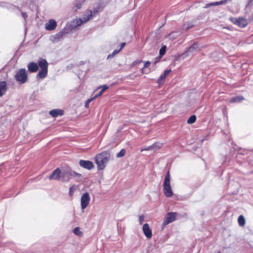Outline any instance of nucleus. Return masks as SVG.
<instances>
[{"mask_svg":"<svg viewBox=\"0 0 253 253\" xmlns=\"http://www.w3.org/2000/svg\"><path fill=\"white\" fill-rule=\"evenodd\" d=\"M28 70L31 73L36 72L38 70V66L37 63L34 62H30L27 66Z\"/></svg>","mask_w":253,"mask_h":253,"instance_id":"2eb2a0df","label":"nucleus"},{"mask_svg":"<svg viewBox=\"0 0 253 253\" xmlns=\"http://www.w3.org/2000/svg\"><path fill=\"white\" fill-rule=\"evenodd\" d=\"M141 62V61H134L133 63H132V65H135L137 64H138L139 63H140Z\"/></svg>","mask_w":253,"mask_h":253,"instance_id":"c9c22d12","label":"nucleus"},{"mask_svg":"<svg viewBox=\"0 0 253 253\" xmlns=\"http://www.w3.org/2000/svg\"><path fill=\"white\" fill-rule=\"evenodd\" d=\"M142 230L145 236L147 238H151L152 236V230L150 229L149 225L148 223H145L143 225Z\"/></svg>","mask_w":253,"mask_h":253,"instance_id":"9b49d317","label":"nucleus"},{"mask_svg":"<svg viewBox=\"0 0 253 253\" xmlns=\"http://www.w3.org/2000/svg\"><path fill=\"white\" fill-rule=\"evenodd\" d=\"M196 120V117L195 115H192L187 120V123L192 124L195 122Z\"/></svg>","mask_w":253,"mask_h":253,"instance_id":"5701e85b","label":"nucleus"},{"mask_svg":"<svg viewBox=\"0 0 253 253\" xmlns=\"http://www.w3.org/2000/svg\"><path fill=\"white\" fill-rule=\"evenodd\" d=\"M38 66L41 68L37 75V78L42 79L47 75L48 64L44 59L40 58L38 61Z\"/></svg>","mask_w":253,"mask_h":253,"instance_id":"f03ea898","label":"nucleus"},{"mask_svg":"<svg viewBox=\"0 0 253 253\" xmlns=\"http://www.w3.org/2000/svg\"><path fill=\"white\" fill-rule=\"evenodd\" d=\"M232 22L240 27H245L248 24L247 20L242 17L234 18L232 20Z\"/></svg>","mask_w":253,"mask_h":253,"instance_id":"9d476101","label":"nucleus"},{"mask_svg":"<svg viewBox=\"0 0 253 253\" xmlns=\"http://www.w3.org/2000/svg\"><path fill=\"white\" fill-rule=\"evenodd\" d=\"M80 165L86 169H91L93 168V163L89 161L81 160L80 161Z\"/></svg>","mask_w":253,"mask_h":253,"instance_id":"ddd939ff","label":"nucleus"},{"mask_svg":"<svg viewBox=\"0 0 253 253\" xmlns=\"http://www.w3.org/2000/svg\"><path fill=\"white\" fill-rule=\"evenodd\" d=\"M92 16V12L91 11H86L85 14L83 16V18L80 19H76L72 22V25L74 27H76L81 26L83 23L87 22Z\"/></svg>","mask_w":253,"mask_h":253,"instance_id":"39448f33","label":"nucleus"},{"mask_svg":"<svg viewBox=\"0 0 253 253\" xmlns=\"http://www.w3.org/2000/svg\"><path fill=\"white\" fill-rule=\"evenodd\" d=\"M171 72L170 70H165L163 74H162L159 78L158 79L157 82L158 84H161L163 82L166 77L169 75V74Z\"/></svg>","mask_w":253,"mask_h":253,"instance_id":"6ab92c4d","label":"nucleus"},{"mask_svg":"<svg viewBox=\"0 0 253 253\" xmlns=\"http://www.w3.org/2000/svg\"><path fill=\"white\" fill-rule=\"evenodd\" d=\"M62 35H63V33H61L55 35V36L54 37L53 41L55 42L56 40H60V39L62 38Z\"/></svg>","mask_w":253,"mask_h":253,"instance_id":"cd10ccee","label":"nucleus"},{"mask_svg":"<svg viewBox=\"0 0 253 253\" xmlns=\"http://www.w3.org/2000/svg\"><path fill=\"white\" fill-rule=\"evenodd\" d=\"M76 190V187L74 186H73L70 187L69 190V195L70 196H72L75 190Z\"/></svg>","mask_w":253,"mask_h":253,"instance_id":"7c9ffc66","label":"nucleus"},{"mask_svg":"<svg viewBox=\"0 0 253 253\" xmlns=\"http://www.w3.org/2000/svg\"><path fill=\"white\" fill-rule=\"evenodd\" d=\"M23 17L25 19L27 17V15L26 13H22Z\"/></svg>","mask_w":253,"mask_h":253,"instance_id":"e433bc0d","label":"nucleus"},{"mask_svg":"<svg viewBox=\"0 0 253 253\" xmlns=\"http://www.w3.org/2000/svg\"><path fill=\"white\" fill-rule=\"evenodd\" d=\"M244 100V97L242 96H238L235 97H233L231 99L229 102L231 103L232 102H239Z\"/></svg>","mask_w":253,"mask_h":253,"instance_id":"aec40b11","label":"nucleus"},{"mask_svg":"<svg viewBox=\"0 0 253 253\" xmlns=\"http://www.w3.org/2000/svg\"><path fill=\"white\" fill-rule=\"evenodd\" d=\"M15 80L20 84H25L28 80V76L25 69L22 68L17 70L14 75Z\"/></svg>","mask_w":253,"mask_h":253,"instance_id":"20e7f679","label":"nucleus"},{"mask_svg":"<svg viewBox=\"0 0 253 253\" xmlns=\"http://www.w3.org/2000/svg\"><path fill=\"white\" fill-rule=\"evenodd\" d=\"M170 177L169 172L168 171L165 176L163 183V190L165 196L167 197H170L173 195L172 189L170 184Z\"/></svg>","mask_w":253,"mask_h":253,"instance_id":"7ed1b4c3","label":"nucleus"},{"mask_svg":"<svg viewBox=\"0 0 253 253\" xmlns=\"http://www.w3.org/2000/svg\"><path fill=\"white\" fill-rule=\"evenodd\" d=\"M57 26L56 22L53 19H50L48 22L45 24V28L47 30H53Z\"/></svg>","mask_w":253,"mask_h":253,"instance_id":"4468645a","label":"nucleus"},{"mask_svg":"<svg viewBox=\"0 0 253 253\" xmlns=\"http://www.w3.org/2000/svg\"><path fill=\"white\" fill-rule=\"evenodd\" d=\"M238 222L240 226H244L245 224V219L243 215H241L239 216Z\"/></svg>","mask_w":253,"mask_h":253,"instance_id":"412c9836","label":"nucleus"},{"mask_svg":"<svg viewBox=\"0 0 253 253\" xmlns=\"http://www.w3.org/2000/svg\"><path fill=\"white\" fill-rule=\"evenodd\" d=\"M73 232L75 234L78 236H82L83 233L80 231V228L79 227H76L74 230Z\"/></svg>","mask_w":253,"mask_h":253,"instance_id":"b1692460","label":"nucleus"},{"mask_svg":"<svg viewBox=\"0 0 253 253\" xmlns=\"http://www.w3.org/2000/svg\"><path fill=\"white\" fill-rule=\"evenodd\" d=\"M230 1H231V0H220V1L211 2V3H208L207 4H206V5L205 6V7L208 8L211 6H216V5H220V4H224L226 3L227 2H229Z\"/></svg>","mask_w":253,"mask_h":253,"instance_id":"dca6fc26","label":"nucleus"},{"mask_svg":"<svg viewBox=\"0 0 253 253\" xmlns=\"http://www.w3.org/2000/svg\"><path fill=\"white\" fill-rule=\"evenodd\" d=\"M126 154V150L125 149H122L119 153L117 155V157L120 158L123 157Z\"/></svg>","mask_w":253,"mask_h":253,"instance_id":"bb28decb","label":"nucleus"},{"mask_svg":"<svg viewBox=\"0 0 253 253\" xmlns=\"http://www.w3.org/2000/svg\"><path fill=\"white\" fill-rule=\"evenodd\" d=\"M154 146H155V144H153V145L152 146H148L146 148H143V149H142L141 150V151L142 152L143 151H149V150H152L154 147Z\"/></svg>","mask_w":253,"mask_h":253,"instance_id":"c756f323","label":"nucleus"},{"mask_svg":"<svg viewBox=\"0 0 253 253\" xmlns=\"http://www.w3.org/2000/svg\"><path fill=\"white\" fill-rule=\"evenodd\" d=\"M125 45H126L125 42L122 43V44L121 45V47L119 49H120V50H121L124 48V47L125 46Z\"/></svg>","mask_w":253,"mask_h":253,"instance_id":"f704fd0d","label":"nucleus"},{"mask_svg":"<svg viewBox=\"0 0 253 253\" xmlns=\"http://www.w3.org/2000/svg\"><path fill=\"white\" fill-rule=\"evenodd\" d=\"M7 90V84L5 81L0 82V97L2 96Z\"/></svg>","mask_w":253,"mask_h":253,"instance_id":"f3484780","label":"nucleus"},{"mask_svg":"<svg viewBox=\"0 0 253 253\" xmlns=\"http://www.w3.org/2000/svg\"><path fill=\"white\" fill-rule=\"evenodd\" d=\"M166 46L164 45L160 49V54L161 56L164 55L166 53Z\"/></svg>","mask_w":253,"mask_h":253,"instance_id":"393cba45","label":"nucleus"},{"mask_svg":"<svg viewBox=\"0 0 253 253\" xmlns=\"http://www.w3.org/2000/svg\"><path fill=\"white\" fill-rule=\"evenodd\" d=\"M110 159V154L107 152H103L97 154L95 157V162L97 165L98 169H103L105 167V164Z\"/></svg>","mask_w":253,"mask_h":253,"instance_id":"f257e3e1","label":"nucleus"},{"mask_svg":"<svg viewBox=\"0 0 253 253\" xmlns=\"http://www.w3.org/2000/svg\"><path fill=\"white\" fill-rule=\"evenodd\" d=\"M145 217L144 215H141L139 217V221L140 224H142L144 222Z\"/></svg>","mask_w":253,"mask_h":253,"instance_id":"72a5a7b5","label":"nucleus"},{"mask_svg":"<svg viewBox=\"0 0 253 253\" xmlns=\"http://www.w3.org/2000/svg\"><path fill=\"white\" fill-rule=\"evenodd\" d=\"M90 201V197L88 193H84L82 195L81 198V207L83 210H84L88 205Z\"/></svg>","mask_w":253,"mask_h":253,"instance_id":"0eeeda50","label":"nucleus"},{"mask_svg":"<svg viewBox=\"0 0 253 253\" xmlns=\"http://www.w3.org/2000/svg\"><path fill=\"white\" fill-rule=\"evenodd\" d=\"M176 215V212H172L167 213L162 224L163 228L165 227L167 224L174 221L175 220Z\"/></svg>","mask_w":253,"mask_h":253,"instance_id":"6e6552de","label":"nucleus"},{"mask_svg":"<svg viewBox=\"0 0 253 253\" xmlns=\"http://www.w3.org/2000/svg\"><path fill=\"white\" fill-rule=\"evenodd\" d=\"M120 51V49L115 50L112 54H110L108 56V58H112L114 55L119 53Z\"/></svg>","mask_w":253,"mask_h":253,"instance_id":"a878e982","label":"nucleus"},{"mask_svg":"<svg viewBox=\"0 0 253 253\" xmlns=\"http://www.w3.org/2000/svg\"><path fill=\"white\" fill-rule=\"evenodd\" d=\"M150 64V62L149 61H146L145 62L144 67H143V68L142 69V71H141L142 73H145V72L144 70V68H148Z\"/></svg>","mask_w":253,"mask_h":253,"instance_id":"2f4dec72","label":"nucleus"},{"mask_svg":"<svg viewBox=\"0 0 253 253\" xmlns=\"http://www.w3.org/2000/svg\"><path fill=\"white\" fill-rule=\"evenodd\" d=\"M80 176V174H79L71 169H68L63 171L62 173L61 178L63 181H68L72 177Z\"/></svg>","mask_w":253,"mask_h":253,"instance_id":"423d86ee","label":"nucleus"},{"mask_svg":"<svg viewBox=\"0 0 253 253\" xmlns=\"http://www.w3.org/2000/svg\"><path fill=\"white\" fill-rule=\"evenodd\" d=\"M63 114V111L60 109H54L49 112V114L53 117L62 116Z\"/></svg>","mask_w":253,"mask_h":253,"instance_id":"a211bd4d","label":"nucleus"},{"mask_svg":"<svg viewBox=\"0 0 253 253\" xmlns=\"http://www.w3.org/2000/svg\"><path fill=\"white\" fill-rule=\"evenodd\" d=\"M96 98H94V97H93V98H90V99H87L86 102H85V107L86 108H88L89 107V104L94 99H95Z\"/></svg>","mask_w":253,"mask_h":253,"instance_id":"c85d7f7f","label":"nucleus"},{"mask_svg":"<svg viewBox=\"0 0 253 253\" xmlns=\"http://www.w3.org/2000/svg\"><path fill=\"white\" fill-rule=\"evenodd\" d=\"M62 173L59 168L54 170L49 177V179L59 180L61 177Z\"/></svg>","mask_w":253,"mask_h":253,"instance_id":"f8f14e48","label":"nucleus"},{"mask_svg":"<svg viewBox=\"0 0 253 253\" xmlns=\"http://www.w3.org/2000/svg\"><path fill=\"white\" fill-rule=\"evenodd\" d=\"M108 88V86L107 85H103L102 87V89L100 91V92H99L98 94H96L95 96H94V98H97V97H98L99 96L102 95V94Z\"/></svg>","mask_w":253,"mask_h":253,"instance_id":"4be33fe9","label":"nucleus"},{"mask_svg":"<svg viewBox=\"0 0 253 253\" xmlns=\"http://www.w3.org/2000/svg\"><path fill=\"white\" fill-rule=\"evenodd\" d=\"M205 46H200L197 42H194L186 50V51L184 53V54L188 55V53L189 52H193L196 51H199L201 50V49L204 47Z\"/></svg>","mask_w":253,"mask_h":253,"instance_id":"1a4fd4ad","label":"nucleus"},{"mask_svg":"<svg viewBox=\"0 0 253 253\" xmlns=\"http://www.w3.org/2000/svg\"><path fill=\"white\" fill-rule=\"evenodd\" d=\"M192 27V25H190L189 24H184L183 26V29H185V30H188Z\"/></svg>","mask_w":253,"mask_h":253,"instance_id":"473e14b6","label":"nucleus"}]
</instances>
